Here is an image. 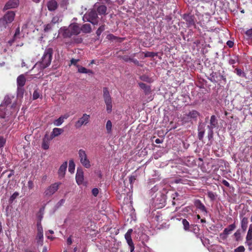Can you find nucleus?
<instances>
[{
    "mask_svg": "<svg viewBox=\"0 0 252 252\" xmlns=\"http://www.w3.org/2000/svg\"><path fill=\"white\" fill-rule=\"evenodd\" d=\"M14 98L13 96H5L3 102L0 105V117L1 118L8 117L17 111L16 103H13L11 106H8L12 102V99Z\"/></svg>",
    "mask_w": 252,
    "mask_h": 252,
    "instance_id": "nucleus-1",
    "label": "nucleus"
},
{
    "mask_svg": "<svg viewBox=\"0 0 252 252\" xmlns=\"http://www.w3.org/2000/svg\"><path fill=\"white\" fill-rule=\"evenodd\" d=\"M53 54V50L52 48H46L41 59L35 63L32 69L35 68H39L40 72L48 67L51 64Z\"/></svg>",
    "mask_w": 252,
    "mask_h": 252,
    "instance_id": "nucleus-2",
    "label": "nucleus"
},
{
    "mask_svg": "<svg viewBox=\"0 0 252 252\" xmlns=\"http://www.w3.org/2000/svg\"><path fill=\"white\" fill-rule=\"evenodd\" d=\"M80 33V28L77 23L71 24L68 27H62L58 31V36L63 38L70 37L74 35H78Z\"/></svg>",
    "mask_w": 252,
    "mask_h": 252,
    "instance_id": "nucleus-3",
    "label": "nucleus"
},
{
    "mask_svg": "<svg viewBox=\"0 0 252 252\" xmlns=\"http://www.w3.org/2000/svg\"><path fill=\"white\" fill-rule=\"evenodd\" d=\"M97 18V14L96 11L94 9H92L84 15L83 20L84 22H89L92 24L96 25L98 24Z\"/></svg>",
    "mask_w": 252,
    "mask_h": 252,
    "instance_id": "nucleus-4",
    "label": "nucleus"
},
{
    "mask_svg": "<svg viewBox=\"0 0 252 252\" xmlns=\"http://www.w3.org/2000/svg\"><path fill=\"white\" fill-rule=\"evenodd\" d=\"M78 157L80 163L84 167L89 168L91 166L90 161L85 150L80 149L78 151Z\"/></svg>",
    "mask_w": 252,
    "mask_h": 252,
    "instance_id": "nucleus-5",
    "label": "nucleus"
},
{
    "mask_svg": "<svg viewBox=\"0 0 252 252\" xmlns=\"http://www.w3.org/2000/svg\"><path fill=\"white\" fill-rule=\"evenodd\" d=\"M103 97L106 105V111L108 113H110L112 109V98L107 88H103Z\"/></svg>",
    "mask_w": 252,
    "mask_h": 252,
    "instance_id": "nucleus-6",
    "label": "nucleus"
},
{
    "mask_svg": "<svg viewBox=\"0 0 252 252\" xmlns=\"http://www.w3.org/2000/svg\"><path fill=\"white\" fill-rule=\"evenodd\" d=\"M200 113L198 111L192 110L184 115L182 120L185 123L191 122L192 120L196 121Z\"/></svg>",
    "mask_w": 252,
    "mask_h": 252,
    "instance_id": "nucleus-7",
    "label": "nucleus"
},
{
    "mask_svg": "<svg viewBox=\"0 0 252 252\" xmlns=\"http://www.w3.org/2000/svg\"><path fill=\"white\" fill-rule=\"evenodd\" d=\"M218 126V121L217 117L215 115H212L211 117L209 125H208L207 127L209 129L208 137L211 138L213 137V129L216 128Z\"/></svg>",
    "mask_w": 252,
    "mask_h": 252,
    "instance_id": "nucleus-8",
    "label": "nucleus"
},
{
    "mask_svg": "<svg viewBox=\"0 0 252 252\" xmlns=\"http://www.w3.org/2000/svg\"><path fill=\"white\" fill-rule=\"evenodd\" d=\"M90 115L87 114H83L82 116L79 118L75 123V127L76 128H80L82 126L87 125L90 122Z\"/></svg>",
    "mask_w": 252,
    "mask_h": 252,
    "instance_id": "nucleus-9",
    "label": "nucleus"
},
{
    "mask_svg": "<svg viewBox=\"0 0 252 252\" xmlns=\"http://www.w3.org/2000/svg\"><path fill=\"white\" fill-rule=\"evenodd\" d=\"M236 225L235 223L230 224L227 227L225 228L223 232L220 234V238L221 240H225L228 237V235L235 229Z\"/></svg>",
    "mask_w": 252,
    "mask_h": 252,
    "instance_id": "nucleus-10",
    "label": "nucleus"
},
{
    "mask_svg": "<svg viewBox=\"0 0 252 252\" xmlns=\"http://www.w3.org/2000/svg\"><path fill=\"white\" fill-rule=\"evenodd\" d=\"M61 183H55L52 184L51 186L48 187L45 190L44 193L46 196H51L54 193H55L59 189V186Z\"/></svg>",
    "mask_w": 252,
    "mask_h": 252,
    "instance_id": "nucleus-11",
    "label": "nucleus"
},
{
    "mask_svg": "<svg viewBox=\"0 0 252 252\" xmlns=\"http://www.w3.org/2000/svg\"><path fill=\"white\" fill-rule=\"evenodd\" d=\"M132 231V229H129L125 235V239L129 246L130 252H133L134 250V246L131 237Z\"/></svg>",
    "mask_w": 252,
    "mask_h": 252,
    "instance_id": "nucleus-12",
    "label": "nucleus"
},
{
    "mask_svg": "<svg viewBox=\"0 0 252 252\" xmlns=\"http://www.w3.org/2000/svg\"><path fill=\"white\" fill-rule=\"evenodd\" d=\"M19 5V0H9L6 2L3 7V10H6L16 8L18 7Z\"/></svg>",
    "mask_w": 252,
    "mask_h": 252,
    "instance_id": "nucleus-13",
    "label": "nucleus"
},
{
    "mask_svg": "<svg viewBox=\"0 0 252 252\" xmlns=\"http://www.w3.org/2000/svg\"><path fill=\"white\" fill-rule=\"evenodd\" d=\"M75 178L76 183L78 185H81L83 184L84 181V172L82 169L77 168Z\"/></svg>",
    "mask_w": 252,
    "mask_h": 252,
    "instance_id": "nucleus-14",
    "label": "nucleus"
},
{
    "mask_svg": "<svg viewBox=\"0 0 252 252\" xmlns=\"http://www.w3.org/2000/svg\"><path fill=\"white\" fill-rule=\"evenodd\" d=\"M15 16V13L14 11H8L2 17L8 23L10 24L13 22Z\"/></svg>",
    "mask_w": 252,
    "mask_h": 252,
    "instance_id": "nucleus-15",
    "label": "nucleus"
},
{
    "mask_svg": "<svg viewBox=\"0 0 252 252\" xmlns=\"http://www.w3.org/2000/svg\"><path fill=\"white\" fill-rule=\"evenodd\" d=\"M183 19L186 21L189 26L195 25L194 17L193 15L185 14L183 16Z\"/></svg>",
    "mask_w": 252,
    "mask_h": 252,
    "instance_id": "nucleus-16",
    "label": "nucleus"
},
{
    "mask_svg": "<svg viewBox=\"0 0 252 252\" xmlns=\"http://www.w3.org/2000/svg\"><path fill=\"white\" fill-rule=\"evenodd\" d=\"M194 204L196 208L199 210H200L202 213L204 214H207V211L205 206L204 204L201 202V201L199 199L195 200L194 202Z\"/></svg>",
    "mask_w": 252,
    "mask_h": 252,
    "instance_id": "nucleus-17",
    "label": "nucleus"
},
{
    "mask_svg": "<svg viewBox=\"0 0 252 252\" xmlns=\"http://www.w3.org/2000/svg\"><path fill=\"white\" fill-rule=\"evenodd\" d=\"M48 10L50 11H55L58 6L57 2L55 0H51L47 4Z\"/></svg>",
    "mask_w": 252,
    "mask_h": 252,
    "instance_id": "nucleus-18",
    "label": "nucleus"
},
{
    "mask_svg": "<svg viewBox=\"0 0 252 252\" xmlns=\"http://www.w3.org/2000/svg\"><path fill=\"white\" fill-rule=\"evenodd\" d=\"M67 165V161L64 162L60 166L58 174L60 178H63L65 175Z\"/></svg>",
    "mask_w": 252,
    "mask_h": 252,
    "instance_id": "nucleus-19",
    "label": "nucleus"
},
{
    "mask_svg": "<svg viewBox=\"0 0 252 252\" xmlns=\"http://www.w3.org/2000/svg\"><path fill=\"white\" fill-rule=\"evenodd\" d=\"M241 220V227L242 229L245 231L247 228L248 224V219L245 217H243L240 215Z\"/></svg>",
    "mask_w": 252,
    "mask_h": 252,
    "instance_id": "nucleus-20",
    "label": "nucleus"
},
{
    "mask_svg": "<svg viewBox=\"0 0 252 252\" xmlns=\"http://www.w3.org/2000/svg\"><path fill=\"white\" fill-rule=\"evenodd\" d=\"M63 130L62 128H54L51 132L50 135V139H53L55 137H57L63 132Z\"/></svg>",
    "mask_w": 252,
    "mask_h": 252,
    "instance_id": "nucleus-21",
    "label": "nucleus"
},
{
    "mask_svg": "<svg viewBox=\"0 0 252 252\" xmlns=\"http://www.w3.org/2000/svg\"><path fill=\"white\" fill-rule=\"evenodd\" d=\"M26 78L24 75L19 76L17 79V83L18 87H23L25 84Z\"/></svg>",
    "mask_w": 252,
    "mask_h": 252,
    "instance_id": "nucleus-22",
    "label": "nucleus"
},
{
    "mask_svg": "<svg viewBox=\"0 0 252 252\" xmlns=\"http://www.w3.org/2000/svg\"><path fill=\"white\" fill-rule=\"evenodd\" d=\"M82 31L83 32L85 33H89L92 32V28L89 24H85L83 25L80 28V31Z\"/></svg>",
    "mask_w": 252,
    "mask_h": 252,
    "instance_id": "nucleus-23",
    "label": "nucleus"
},
{
    "mask_svg": "<svg viewBox=\"0 0 252 252\" xmlns=\"http://www.w3.org/2000/svg\"><path fill=\"white\" fill-rule=\"evenodd\" d=\"M50 139H49L47 135H46L43 139L42 143V148L44 150H47L49 148V141Z\"/></svg>",
    "mask_w": 252,
    "mask_h": 252,
    "instance_id": "nucleus-24",
    "label": "nucleus"
},
{
    "mask_svg": "<svg viewBox=\"0 0 252 252\" xmlns=\"http://www.w3.org/2000/svg\"><path fill=\"white\" fill-rule=\"evenodd\" d=\"M62 21V16L61 15H56L54 16L51 21L53 25L58 24Z\"/></svg>",
    "mask_w": 252,
    "mask_h": 252,
    "instance_id": "nucleus-25",
    "label": "nucleus"
},
{
    "mask_svg": "<svg viewBox=\"0 0 252 252\" xmlns=\"http://www.w3.org/2000/svg\"><path fill=\"white\" fill-rule=\"evenodd\" d=\"M236 63H239V59L238 56H234L231 57L228 60V63L231 65H233Z\"/></svg>",
    "mask_w": 252,
    "mask_h": 252,
    "instance_id": "nucleus-26",
    "label": "nucleus"
},
{
    "mask_svg": "<svg viewBox=\"0 0 252 252\" xmlns=\"http://www.w3.org/2000/svg\"><path fill=\"white\" fill-rule=\"evenodd\" d=\"M9 23L3 17L0 19V30H2L6 28Z\"/></svg>",
    "mask_w": 252,
    "mask_h": 252,
    "instance_id": "nucleus-27",
    "label": "nucleus"
},
{
    "mask_svg": "<svg viewBox=\"0 0 252 252\" xmlns=\"http://www.w3.org/2000/svg\"><path fill=\"white\" fill-rule=\"evenodd\" d=\"M78 67V71L81 73H93V72L90 69H87L84 67L77 66Z\"/></svg>",
    "mask_w": 252,
    "mask_h": 252,
    "instance_id": "nucleus-28",
    "label": "nucleus"
},
{
    "mask_svg": "<svg viewBox=\"0 0 252 252\" xmlns=\"http://www.w3.org/2000/svg\"><path fill=\"white\" fill-rule=\"evenodd\" d=\"M54 25L52 23H48L44 26V32H51L53 29Z\"/></svg>",
    "mask_w": 252,
    "mask_h": 252,
    "instance_id": "nucleus-29",
    "label": "nucleus"
},
{
    "mask_svg": "<svg viewBox=\"0 0 252 252\" xmlns=\"http://www.w3.org/2000/svg\"><path fill=\"white\" fill-rule=\"evenodd\" d=\"M75 167V164L74 161L71 159L69 161L68 171L71 173H73L74 172Z\"/></svg>",
    "mask_w": 252,
    "mask_h": 252,
    "instance_id": "nucleus-30",
    "label": "nucleus"
},
{
    "mask_svg": "<svg viewBox=\"0 0 252 252\" xmlns=\"http://www.w3.org/2000/svg\"><path fill=\"white\" fill-rule=\"evenodd\" d=\"M182 224L184 226V229L186 231H189L190 229V227L189 221L186 219H183L182 220Z\"/></svg>",
    "mask_w": 252,
    "mask_h": 252,
    "instance_id": "nucleus-31",
    "label": "nucleus"
},
{
    "mask_svg": "<svg viewBox=\"0 0 252 252\" xmlns=\"http://www.w3.org/2000/svg\"><path fill=\"white\" fill-rule=\"evenodd\" d=\"M106 10L107 7L104 5L99 6L97 9L98 13L100 15L105 14Z\"/></svg>",
    "mask_w": 252,
    "mask_h": 252,
    "instance_id": "nucleus-32",
    "label": "nucleus"
},
{
    "mask_svg": "<svg viewBox=\"0 0 252 252\" xmlns=\"http://www.w3.org/2000/svg\"><path fill=\"white\" fill-rule=\"evenodd\" d=\"M36 239L37 240V243L42 245L43 240V233L37 232Z\"/></svg>",
    "mask_w": 252,
    "mask_h": 252,
    "instance_id": "nucleus-33",
    "label": "nucleus"
},
{
    "mask_svg": "<svg viewBox=\"0 0 252 252\" xmlns=\"http://www.w3.org/2000/svg\"><path fill=\"white\" fill-rule=\"evenodd\" d=\"M234 72L236 73V74L241 77H246V74L241 69L236 68L235 69Z\"/></svg>",
    "mask_w": 252,
    "mask_h": 252,
    "instance_id": "nucleus-34",
    "label": "nucleus"
},
{
    "mask_svg": "<svg viewBox=\"0 0 252 252\" xmlns=\"http://www.w3.org/2000/svg\"><path fill=\"white\" fill-rule=\"evenodd\" d=\"M112 124L111 121H107L106 125V128L108 133H111L112 131Z\"/></svg>",
    "mask_w": 252,
    "mask_h": 252,
    "instance_id": "nucleus-35",
    "label": "nucleus"
},
{
    "mask_svg": "<svg viewBox=\"0 0 252 252\" xmlns=\"http://www.w3.org/2000/svg\"><path fill=\"white\" fill-rule=\"evenodd\" d=\"M19 195V192L16 191L12 195H11L9 199V203H12L13 201Z\"/></svg>",
    "mask_w": 252,
    "mask_h": 252,
    "instance_id": "nucleus-36",
    "label": "nucleus"
},
{
    "mask_svg": "<svg viewBox=\"0 0 252 252\" xmlns=\"http://www.w3.org/2000/svg\"><path fill=\"white\" fill-rule=\"evenodd\" d=\"M63 122L64 121H63L62 118L60 117L58 119L55 120L54 121L53 124L56 126H60L63 123Z\"/></svg>",
    "mask_w": 252,
    "mask_h": 252,
    "instance_id": "nucleus-37",
    "label": "nucleus"
},
{
    "mask_svg": "<svg viewBox=\"0 0 252 252\" xmlns=\"http://www.w3.org/2000/svg\"><path fill=\"white\" fill-rule=\"evenodd\" d=\"M252 239V224L249 226L246 239Z\"/></svg>",
    "mask_w": 252,
    "mask_h": 252,
    "instance_id": "nucleus-38",
    "label": "nucleus"
},
{
    "mask_svg": "<svg viewBox=\"0 0 252 252\" xmlns=\"http://www.w3.org/2000/svg\"><path fill=\"white\" fill-rule=\"evenodd\" d=\"M139 86L141 89L144 90L145 91L149 92L150 91V88L143 83H139Z\"/></svg>",
    "mask_w": 252,
    "mask_h": 252,
    "instance_id": "nucleus-39",
    "label": "nucleus"
},
{
    "mask_svg": "<svg viewBox=\"0 0 252 252\" xmlns=\"http://www.w3.org/2000/svg\"><path fill=\"white\" fill-rule=\"evenodd\" d=\"M246 244L248 246L249 250H252V239H246Z\"/></svg>",
    "mask_w": 252,
    "mask_h": 252,
    "instance_id": "nucleus-40",
    "label": "nucleus"
},
{
    "mask_svg": "<svg viewBox=\"0 0 252 252\" xmlns=\"http://www.w3.org/2000/svg\"><path fill=\"white\" fill-rule=\"evenodd\" d=\"M199 230V227L197 225H195L191 226L189 231H193L194 233L197 234Z\"/></svg>",
    "mask_w": 252,
    "mask_h": 252,
    "instance_id": "nucleus-41",
    "label": "nucleus"
},
{
    "mask_svg": "<svg viewBox=\"0 0 252 252\" xmlns=\"http://www.w3.org/2000/svg\"><path fill=\"white\" fill-rule=\"evenodd\" d=\"M105 30L104 26L102 25L99 27L96 32V34L99 36L102 33V32Z\"/></svg>",
    "mask_w": 252,
    "mask_h": 252,
    "instance_id": "nucleus-42",
    "label": "nucleus"
},
{
    "mask_svg": "<svg viewBox=\"0 0 252 252\" xmlns=\"http://www.w3.org/2000/svg\"><path fill=\"white\" fill-rule=\"evenodd\" d=\"M157 55V53L152 52H147L145 53V57H154Z\"/></svg>",
    "mask_w": 252,
    "mask_h": 252,
    "instance_id": "nucleus-43",
    "label": "nucleus"
},
{
    "mask_svg": "<svg viewBox=\"0 0 252 252\" xmlns=\"http://www.w3.org/2000/svg\"><path fill=\"white\" fill-rule=\"evenodd\" d=\"M245 249L244 246H240L234 250V252H244Z\"/></svg>",
    "mask_w": 252,
    "mask_h": 252,
    "instance_id": "nucleus-44",
    "label": "nucleus"
},
{
    "mask_svg": "<svg viewBox=\"0 0 252 252\" xmlns=\"http://www.w3.org/2000/svg\"><path fill=\"white\" fill-rule=\"evenodd\" d=\"M204 133L205 131L204 130H201L200 129H199L198 136L199 140L202 139Z\"/></svg>",
    "mask_w": 252,
    "mask_h": 252,
    "instance_id": "nucleus-45",
    "label": "nucleus"
},
{
    "mask_svg": "<svg viewBox=\"0 0 252 252\" xmlns=\"http://www.w3.org/2000/svg\"><path fill=\"white\" fill-rule=\"evenodd\" d=\"M37 232L43 233V228L40 222H38L37 223Z\"/></svg>",
    "mask_w": 252,
    "mask_h": 252,
    "instance_id": "nucleus-46",
    "label": "nucleus"
},
{
    "mask_svg": "<svg viewBox=\"0 0 252 252\" xmlns=\"http://www.w3.org/2000/svg\"><path fill=\"white\" fill-rule=\"evenodd\" d=\"M5 142V139L2 136H0V148L3 147L4 146Z\"/></svg>",
    "mask_w": 252,
    "mask_h": 252,
    "instance_id": "nucleus-47",
    "label": "nucleus"
},
{
    "mask_svg": "<svg viewBox=\"0 0 252 252\" xmlns=\"http://www.w3.org/2000/svg\"><path fill=\"white\" fill-rule=\"evenodd\" d=\"M245 33L248 37L252 38V29L248 30Z\"/></svg>",
    "mask_w": 252,
    "mask_h": 252,
    "instance_id": "nucleus-48",
    "label": "nucleus"
},
{
    "mask_svg": "<svg viewBox=\"0 0 252 252\" xmlns=\"http://www.w3.org/2000/svg\"><path fill=\"white\" fill-rule=\"evenodd\" d=\"M39 97V94L38 92L36 91H35L33 93V99H36Z\"/></svg>",
    "mask_w": 252,
    "mask_h": 252,
    "instance_id": "nucleus-49",
    "label": "nucleus"
},
{
    "mask_svg": "<svg viewBox=\"0 0 252 252\" xmlns=\"http://www.w3.org/2000/svg\"><path fill=\"white\" fill-rule=\"evenodd\" d=\"M19 34H20V29H19V28H18L16 29L14 35V39H16L17 36L19 35Z\"/></svg>",
    "mask_w": 252,
    "mask_h": 252,
    "instance_id": "nucleus-50",
    "label": "nucleus"
},
{
    "mask_svg": "<svg viewBox=\"0 0 252 252\" xmlns=\"http://www.w3.org/2000/svg\"><path fill=\"white\" fill-rule=\"evenodd\" d=\"M92 193L94 196H96L98 194V189L97 188H94L92 190Z\"/></svg>",
    "mask_w": 252,
    "mask_h": 252,
    "instance_id": "nucleus-51",
    "label": "nucleus"
},
{
    "mask_svg": "<svg viewBox=\"0 0 252 252\" xmlns=\"http://www.w3.org/2000/svg\"><path fill=\"white\" fill-rule=\"evenodd\" d=\"M28 186L29 189H32L33 188V183L32 181H29L28 182Z\"/></svg>",
    "mask_w": 252,
    "mask_h": 252,
    "instance_id": "nucleus-52",
    "label": "nucleus"
},
{
    "mask_svg": "<svg viewBox=\"0 0 252 252\" xmlns=\"http://www.w3.org/2000/svg\"><path fill=\"white\" fill-rule=\"evenodd\" d=\"M123 59L125 62H128V61H130V62H131L132 58H130V57H128V56H124L123 57Z\"/></svg>",
    "mask_w": 252,
    "mask_h": 252,
    "instance_id": "nucleus-53",
    "label": "nucleus"
},
{
    "mask_svg": "<svg viewBox=\"0 0 252 252\" xmlns=\"http://www.w3.org/2000/svg\"><path fill=\"white\" fill-rule=\"evenodd\" d=\"M226 44L229 47L231 48L234 45V42L231 40H228L227 41Z\"/></svg>",
    "mask_w": 252,
    "mask_h": 252,
    "instance_id": "nucleus-54",
    "label": "nucleus"
},
{
    "mask_svg": "<svg viewBox=\"0 0 252 252\" xmlns=\"http://www.w3.org/2000/svg\"><path fill=\"white\" fill-rule=\"evenodd\" d=\"M131 62H133L135 65H137L138 66L140 65L139 62L136 59L132 58Z\"/></svg>",
    "mask_w": 252,
    "mask_h": 252,
    "instance_id": "nucleus-55",
    "label": "nucleus"
},
{
    "mask_svg": "<svg viewBox=\"0 0 252 252\" xmlns=\"http://www.w3.org/2000/svg\"><path fill=\"white\" fill-rule=\"evenodd\" d=\"M136 180V178L134 176H131L129 178V181L131 184L133 183Z\"/></svg>",
    "mask_w": 252,
    "mask_h": 252,
    "instance_id": "nucleus-56",
    "label": "nucleus"
},
{
    "mask_svg": "<svg viewBox=\"0 0 252 252\" xmlns=\"http://www.w3.org/2000/svg\"><path fill=\"white\" fill-rule=\"evenodd\" d=\"M222 183L226 187H229V186H230V184L229 183L226 181V180H223L222 182Z\"/></svg>",
    "mask_w": 252,
    "mask_h": 252,
    "instance_id": "nucleus-57",
    "label": "nucleus"
},
{
    "mask_svg": "<svg viewBox=\"0 0 252 252\" xmlns=\"http://www.w3.org/2000/svg\"><path fill=\"white\" fill-rule=\"evenodd\" d=\"M78 61V60H76V59H72L70 61L71 63L72 64H74V65H76V63H77Z\"/></svg>",
    "mask_w": 252,
    "mask_h": 252,
    "instance_id": "nucleus-58",
    "label": "nucleus"
},
{
    "mask_svg": "<svg viewBox=\"0 0 252 252\" xmlns=\"http://www.w3.org/2000/svg\"><path fill=\"white\" fill-rule=\"evenodd\" d=\"M208 196L210 198H211L212 199H214V193L212 192H211V191L208 192Z\"/></svg>",
    "mask_w": 252,
    "mask_h": 252,
    "instance_id": "nucleus-59",
    "label": "nucleus"
},
{
    "mask_svg": "<svg viewBox=\"0 0 252 252\" xmlns=\"http://www.w3.org/2000/svg\"><path fill=\"white\" fill-rule=\"evenodd\" d=\"M209 79L212 82H216V80H215L214 76L213 74L211 75V77Z\"/></svg>",
    "mask_w": 252,
    "mask_h": 252,
    "instance_id": "nucleus-60",
    "label": "nucleus"
},
{
    "mask_svg": "<svg viewBox=\"0 0 252 252\" xmlns=\"http://www.w3.org/2000/svg\"><path fill=\"white\" fill-rule=\"evenodd\" d=\"M61 118H62L63 121H64V120L65 119H66L68 118V117H69V115L68 114H65L64 115H63V116H60Z\"/></svg>",
    "mask_w": 252,
    "mask_h": 252,
    "instance_id": "nucleus-61",
    "label": "nucleus"
},
{
    "mask_svg": "<svg viewBox=\"0 0 252 252\" xmlns=\"http://www.w3.org/2000/svg\"><path fill=\"white\" fill-rule=\"evenodd\" d=\"M234 236L236 237V239L238 240V238L240 237V233L237 231L234 233Z\"/></svg>",
    "mask_w": 252,
    "mask_h": 252,
    "instance_id": "nucleus-62",
    "label": "nucleus"
},
{
    "mask_svg": "<svg viewBox=\"0 0 252 252\" xmlns=\"http://www.w3.org/2000/svg\"><path fill=\"white\" fill-rule=\"evenodd\" d=\"M72 239L70 237H68L67 239V243L68 244V245H71V243H72Z\"/></svg>",
    "mask_w": 252,
    "mask_h": 252,
    "instance_id": "nucleus-63",
    "label": "nucleus"
},
{
    "mask_svg": "<svg viewBox=\"0 0 252 252\" xmlns=\"http://www.w3.org/2000/svg\"><path fill=\"white\" fill-rule=\"evenodd\" d=\"M14 174V172L13 170H11L10 173L8 175L7 177L10 178L12 175Z\"/></svg>",
    "mask_w": 252,
    "mask_h": 252,
    "instance_id": "nucleus-64",
    "label": "nucleus"
}]
</instances>
